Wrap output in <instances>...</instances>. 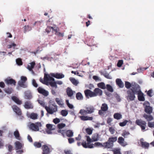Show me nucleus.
Instances as JSON below:
<instances>
[{"label": "nucleus", "mask_w": 154, "mask_h": 154, "mask_svg": "<svg viewBox=\"0 0 154 154\" xmlns=\"http://www.w3.org/2000/svg\"><path fill=\"white\" fill-rule=\"evenodd\" d=\"M38 102L42 106L45 107L47 112L50 114H53L57 111V106L53 100H50L49 101L48 107L45 106V103L42 100H38Z\"/></svg>", "instance_id": "1"}, {"label": "nucleus", "mask_w": 154, "mask_h": 154, "mask_svg": "<svg viewBox=\"0 0 154 154\" xmlns=\"http://www.w3.org/2000/svg\"><path fill=\"white\" fill-rule=\"evenodd\" d=\"M44 81L45 84L48 85L49 84L51 87H54L55 89L57 88V84L61 85L62 84L63 82L60 81H55L54 79L51 77L49 75L45 73L44 76Z\"/></svg>", "instance_id": "2"}, {"label": "nucleus", "mask_w": 154, "mask_h": 154, "mask_svg": "<svg viewBox=\"0 0 154 154\" xmlns=\"http://www.w3.org/2000/svg\"><path fill=\"white\" fill-rule=\"evenodd\" d=\"M117 140V137H111L109 138L108 141L103 143V146L105 148H110L113 146L114 142Z\"/></svg>", "instance_id": "3"}, {"label": "nucleus", "mask_w": 154, "mask_h": 154, "mask_svg": "<svg viewBox=\"0 0 154 154\" xmlns=\"http://www.w3.org/2000/svg\"><path fill=\"white\" fill-rule=\"evenodd\" d=\"M86 137L87 143L85 141L83 142L82 143V145L85 148L91 149L94 148V144L91 143L93 142L92 138L91 139L89 136H86Z\"/></svg>", "instance_id": "4"}, {"label": "nucleus", "mask_w": 154, "mask_h": 154, "mask_svg": "<svg viewBox=\"0 0 154 154\" xmlns=\"http://www.w3.org/2000/svg\"><path fill=\"white\" fill-rule=\"evenodd\" d=\"M58 133H60L63 137H65V136L68 137H71L73 136V133L72 131L70 130H68L66 131L61 130H58L57 131Z\"/></svg>", "instance_id": "5"}, {"label": "nucleus", "mask_w": 154, "mask_h": 154, "mask_svg": "<svg viewBox=\"0 0 154 154\" xmlns=\"http://www.w3.org/2000/svg\"><path fill=\"white\" fill-rule=\"evenodd\" d=\"M42 126V124L40 122H36L35 123H31L29 125V128L34 131H38L39 130V128Z\"/></svg>", "instance_id": "6"}, {"label": "nucleus", "mask_w": 154, "mask_h": 154, "mask_svg": "<svg viewBox=\"0 0 154 154\" xmlns=\"http://www.w3.org/2000/svg\"><path fill=\"white\" fill-rule=\"evenodd\" d=\"M144 106V111L148 114H150L152 112V108L150 106V103L148 102H145L143 104Z\"/></svg>", "instance_id": "7"}, {"label": "nucleus", "mask_w": 154, "mask_h": 154, "mask_svg": "<svg viewBox=\"0 0 154 154\" xmlns=\"http://www.w3.org/2000/svg\"><path fill=\"white\" fill-rule=\"evenodd\" d=\"M128 94L127 99L128 100L133 101L134 100L135 98V94H137L131 90L128 89L127 91Z\"/></svg>", "instance_id": "8"}, {"label": "nucleus", "mask_w": 154, "mask_h": 154, "mask_svg": "<svg viewBox=\"0 0 154 154\" xmlns=\"http://www.w3.org/2000/svg\"><path fill=\"white\" fill-rule=\"evenodd\" d=\"M27 80V78L26 76H21L20 80L18 82V84L20 87L23 88H26L27 87V85L25 84V82Z\"/></svg>", "instance_id": "9"}, {"label": "nucleus", "mask_w": 154, "mask_h": 154, "mask_svg": "<svg viewBox=\"0 0 154 154\" xmlns=\"http://www.w3.org/2000/svg\"><path fill=\"white\" fill-rule=\"evenodd\" d=\"M131 88L129 90H131L134 92L136 94L140 91V87L139 85L135 82H132Z\"/></svg>", "instance_id": "10"}, {"label": "nucleus", "mask_w": 154, "mask_h": 154, "mask_svg": "<svg viewBox=\"0 0 154 154\" xmlns=\"http://www.w3.org/2000/svg\"><path fill=\"white\" fill-rule=\"evenodd\" d=\"M135 123L137 125L140 127L142 131L144 130L145 129L146 123L145 121L141 119H137Z\"/></svg>", "instance_id": "11"}, {"label": "nucleus", "mask_w": 154, "mask_h": 154, "mask_svg": "<svg viewBox=\"0 0 154 154\" xmlns=\"http://www.w3.org/2000/svg\"><path fill=\"white\" fill-rule=\"evenodd\" d=\"M38 92L45 97H47L49 94L48 92L44 89L40 87L37 88Z\"/></svg>", "instance_id": "12"}, {"label": "nucleus", "mask_w": 154, "mask_h": 154, "mask_svg": "<svg viewBox=\"0 0 154 154\" xmlns=\"http://www.w3.org/2000/svg\"><path fill=\"white\" fill-rule=\"evenodd\" d=\"M93 92L94 97H96L97 96H102L103 94L102 91L99 88H95Z\"/></svg>", "instance_id": "13"}, {"label": "nucleus", "mask_w": 154, "mask_h": 154, "mask_svg": "<svg viewBox=\"0 0 154 154\" xmlns=\"http://www.w3.org/2000/svg\"><path fill=\"white\" fill-rule=\"evenodd\" d=\"M84 93L86 97L87 98L90 97H94L93 91L89 89H87L84 91Z\"/></svg>", "instance_id": "14"}, {"label": "nucleus", "mask_w": 154, "mask_h": 154, "mask_svg": "<svg viewBox=\"0 0 154 154\" xmlns=\"http://www.w3.org/2000/svg\"><path fill=\"white\" fill-rule=\"evenodd\" d=\"M13 111L18 116H21L22 115V112L21 109L17 105H14L12 106Z\"/></svg>", "instance_id": "15"}, {"label": "nucleus", "mask_w": 154, "mask_h": 154, "mask_svg": "<svg viewBox=\"0 0 154 154\" xmlns=\"http://www.w3.org/2000/svg\"><path fill=\"white\" fill-rule=\"evenodd\" d=\"M5 82L6 84L9 85H13L15 86L16 82L15 80L12 79H7L5 80Z\"/></svg>", "instance_id": "16"}, {"label": "nucleus", "mask_w": 154, "mask_h": 154, "mask_svg": "<svg viewBox=\"0 0 154 154\" xmlns=\"http://www.w3.org/2000/svg\"><path fill=\"white\" fill-rule=\"evenodd\" d=\"M46 127L47 128L46 132L48 134H51V131L54 129L55 128L54 125L50 124H47Z\"/></svg>", "instance_id": "17"}, {"label": "nucleus", "mask_w": 154, "mask_h": 154, "mask_svg": "<svg viewBox=\"0 0 154 154\" xmlns=\"http://www.w3.org/2000/svg\"><path fill=\"white\" fill-rule=\"evenodd\" d=\"M24 106L25 109H32L33 108L32 104L30 101H27L25 102Z\"/></svg>", "instance_id": "18"}, {"label": "nucleus", "mask_w": 154, "mask_h": 154, "mask_svg": "<svg viewBox=\"0 0 154 154\" xmlns=\"http://www.w3.org/2000/svg\"><path fill=\"white\" fill-rule=\"evenodd\" d=\"M50 75L57 79H61L64 77V75L62 73H51Z\"/></svg>", "instance_id": "19"}, {"label": "nucleus", "mask_w": 154, "mask_h": 154, "mask_svg": "<svg viewBox=\"0 0 154 154\" xmlns=\"http://www.w3.org/2000/svg\"><path fill=\"white\" fill-rule=\"evenodd\" d=\"M79 117L80 118L81 120L83 121L87 120L91 121L93 119V117H89L84 115L79 116Z\"/></svg>", "instance_id": "20"}, {"label": "nucleus", "mask_w": 154, "mask_h": 154, "mask_svg": "<svg viewBox=\"0 0 154 154\" xmlns=\"http://www.w3.org/2000/svg\"><path fill=\"white\" fill-rule=\"evenodd\" d=\"M59 31V28L56 27L55 29H54V32H55L54 34L59 37H63L64 36V33L60 32Z\"/></svg>", "instance_id": "21"}, {"label": "nucleus", "mask_w": 154, "mask_h": 154, "mask_svg": "<svg viewBox=\"0 0 154 154\" xmlns=\"http://www.w3.org/2000/svg\"><path fill=\"white\" fill-rule=\"evenodd\" d=\"M11 99L14 102L18 105H20L22 104V101L15 96L12 97Z\"/></svg>", "instance_id": "22"}, {"label": "nucleus", "mask_w": 154, "mask_h": 154, "mask_svg": "<svg viewBox=\"0 0 154 154\" xmlns=\"http://www.w3.org/2000/svg\"><path fill=\"white\" fill-rule=\"evenodd\" d=\"M42 149L43 151L42 153H47L50 152V149L46 145H43L42 146Z\"/></svg>", "instance_id": "23"}, {"label": "nucleus", "mask_w": 154, "mask_h": 154, "mask_svg": "<svg viewBox=\"0 0 154 154\" xmlns=\"http://www.w3.org/2000/svg\"><path fill=\"white\" fill-rule=\"evenodd\" d=\"M138 94V99L140 101H144L145 100V98L143 96V93L141 91L137 93Z\"/></svg>", "instance_id": "24"}, {"label": "nucleus", "mask_w": 154, "mask_h": 154, "mask_svg": "<svg viewBox=\"0 0 154 154\" xmlns=\"http://www.w3.org/2000/svg\"><path fill=\"white\" fill-rule=\"evenodd\" d=\"M143 139H141L140 140V144L141 146L143 148L148 149L149 146V144L146 142H143Z\"/></svg>", "instance_id": "25"}, {"label": "nucleus", "mask_w": 154, "mask_h": 154, "mask_svg": "<svg viewBox=\"0 0 154 154\" xmlns=\"http://www.w3.org/2000/svg\"><path fill=\"white\" fill-rule=\"evenodd\" d=\"M116 85L120 88H122L124 86V84L120 79H117L116 80Z\"/></svg>", "instance_id": "26"}, {"label": "nucleus", "mask_w": 154, "mask_h": 154, "mask_svg": "<svg viewBox=\"0 0 154 154\" xmlns=\"http://www.w3.org/2000/svg\"><path fill=\"white\" fill-rule=\"evenodd\" d=\"M143 117L147 121L149 122L152 120L153 119V117L152 115H148L146 114H144Z\"/></svg>", "instance_id": "27"}, {"label": "nucleus", "mask_w": 154, "mask_h": 154, "mask_svg": "<svg viewBox=\"0 0 154 154\" xmlns=\"http://www.w3.org/2000/svg\"><path fill=\"white\" fill-rule=\"evenodd\" d=\"M66 93L69 97L72 96L73 94V91L69 87H68L66 89Z\"/></svg>", "instance_id": "28"}, {"label": "nucleus", "mask_w": 154, "mask_h": 154, "mask_svg": "<svg viewBox=\"0 0 154 154\" xmlns=\"http://www.w3.org/2000/svg\"><path fill=\"white\" fill-rule=\"evenodd\" d=\"M88 114H91L94 112V109L93 106H90L86 108Z\"/></svg>", "instance_id": "29"}, {"label": "nucleus", "mask_w": 154, "mask_h": 154, "mask_svg": "<svg viewBox=\"0 0 154 154\" xmlns=\"http://www.w3.org/2000/svg\"><path fill=\"white\" fill-rule=\"evenodd\" d=\"M35 65V63L34 62H32L28 65L27 68L30 71L32 70Z\"/></svg>", "instance_id": "30"}, {"label": "nucleus", "mask_w": 154, "mask_h": 154, "mask_svg": "<svg viewBox=\"0 0 154 154\" xmlns=\"http://www.w3.org/2000/svg\"><path fill=\"white\" fill-rule=\"evenodd\" d=\"M92 138L93 142L98 141L99 139L98 134L97 133H95L93 134L92 136Z\"/></svg>", "instance_id": "31"}, {"label": "nucleus", "mask_w": 154, "mask_h": 154, "mask_svg": "<svg viewBox=\"0 0 154 154\" xmlns=\"http://www.w3.org/2000/svg\"><path fill=\"white\" fill-rule=\"evenodd\" d=\"M108 109L107 104L105 103H103L101 107V109L104 112L107 111Z\"/></svg>", "instance_id": "32"}, {"label": "nucleus", "mask_w": 154, "mask_h": 154, "mask_svg": "<svg viewBox=\"0 0 154 154\" xmlns=\"http://www.w3.org/2000/svg\"><path fill=\"white\" fill-rule=\"evenodd\" d=\"M122 115L119 113H115L113 115L114 118L117 120H119L122 118Z\"/></svg>", "instance_id": "33"}, {"label": "nucleus", "mask_w": 154, "mask_h": 154, "mask_svg": "<svg viewBox=\"0 0 154 154\" xmlns=\"http://www.w3.org/2000/svg\"><path fill=\"white\" fill-rule=\"evenodd\" d=\"M38 115L37 114L34 112L32 113L29 115V117L30 119L35 120L38 118Z\"/></svg>", "instance_id": "34"}, {"label": "nucleus", "mask_w": 154, "mask_h": 154, "mask_svg": "<svg viewBox=\"0 0 154 154\" xmlns=\"http://www.w3.org/2000/svg\"><path fill=\"white\" fill-rule=\"evenodd\" d=\"M97 85L99 88L102 89H106V86L103 82H101L97 84Z\"/></svg>", "instance_id": "35"}, {"label": "nucleus", "mask_w": 154, "mask_h": 154, "mask_svg": "<svg viewBox=\"0 0 154 154\" xmlns=\"http://www.w3.org/2000/svg\"><path fill=\"white\" fill-rule=\"evenodd\" d=\"M55 100L57 104L60 106H62L63 105V103L61 99L57 98H55Z\"/></svg>", "instance_id": "36"}, {"label": "nucleus", "mask_w": 154, "mask_h": 154, "mask_svg": "<svg viewBox=\"0 0 154 154\" xmlns=\"http://www.w3.org/2000/svg\"><path fill=\"white\" fill-rule=\"evenodd\" d=\"M92 41L93 39H92L89 38H87L86 40V42L87 43V45L89 46H91L93 45L92 43Z\"/></svg>", "instance_id": "37"}, {"label": "nucleus", "mask_w": 154, "mask_h": 154, "mask_svg": "<svg viewBox=\"0 0 154 154\" xmlns=\"http://www.w3.org/2000/svg\"><path fill=\"white\" fill-rule=\"evenodd\" d=\"M4 91L5 92L9 94H10L12 93L13 91V90L11 88L8 87L6 88H5Z\"/></svg>", "instance_id": "38"}, {"label": "nucleus", "mask_w": 154, "mask_h": 154, "mask_svg": "<svg viewBox=\"0 0 154 154\" xmlns=\"http://www.w3.org/2000/svg\"><path fill=\"white\" fill-rule=\"evenodd\" d=\"M14 135L15 137L17 139L20 140V135L19 132L17 130H16L14 132Z\"/></svg>", "instance_id": "39"}, {"label": "nucleus", "mask_w": 154, "mask_h": 154, "mask_svg": "<svg viewBox=\"0 0 154 154\" xmlns=\"http://www.w3.org/2000/svg\"><path fill=\"white\" fill-rule=\"evenodd\" d=\"M106 89L110 92H112L113 91V89L112 87L109 84H107L106 85Z\"/></svg>", "instance_id": "40"}, {"label": "nucleus", "mask_w": 154, "mask_h": 154, "mask_svg": "<svg viewBox=\"0 0 154 154\" xmlns=\"http://www.w3.org/2000/svg\"><path fill=\"white\" fill-rule=\"evenodd\" d=\"M15 146L17 149H21L22 148V144L19 141L16 142Z\"/></svg>", "instance_id": "41"}, {"label": "nucleus", "mask_w": 154, "mask_h": 154, "mask_svg": "<svg viewBox=\"0 0 154 154\" xmlns=\"http://www.w3.org/2000/svg\"><path fill=\"white\" fill-rule=\"evenodd\" d=\"M125 87L127 89H129L132 86V83L131 84L130 82L128 81L125 82Z\"/></svg>", "instance_id": "42"}, {"label": "nucleus", "mask_w": 154, "mask_h": 154, "mask_svg": "<svg viewBox=\"0 0 154 154\" xmlns=\"http://www.w3.org/2000/svg\"><path fill=\"white\" fill-rule=\"evenodd\" d=\"M56 27H54V28L49 26H48L47 28L45 29L46 31L48 33L50 32L52 30L54 31V29H55Z\"/></svg>", "instance_id": "43"}, {"label": "nucleus", "mask_w": 154, "mask_h": 154, "mask_svg": "<svg viewBox=\"0 0 154 154\" xmlns=\"http://www.w3.org/2000/svg\"><path fill=\"white\" fill-rule=\"evenodd\" d=\"M130 134L129 132L128 131H124L122 135L125 138L127 137L128 135Z\"/></svg>", "instance_id": "44"}, {"label": "nucleus", "mask_w": 154, "mask_h": 154, "mask_svg": "<svg viewBox=\"0 0 154 154\" xmlns=\"http://www.w3.org/2000/svg\"><path fill=\"white\" fill-rule=\"evenodd\" d=\"M17 64L19 66H21L23 64V62L22 59L20 58H18L16 60Z\"/></svg>", "instance_id": "45"}, {"label": "nucleus", "mask_w": 154, "mask_h": 154, "mask_svg": "<svg viewBox=\"0 0 154 154\" xmlns=\"http://www.w3.org/2000/svg\"><path fill=\"white\" fill-rule=\"evenodd\" d=\"M69 80L72 83L75 85H77V80L74 78H70Z\"/></svg>", "instance_id": "46"}, {"label": "nucleus", "mask_w": 154, "mask_h": 154, "mask_svg": "<svg viewBox=\"0 0 154 154\" xmlns=\"http://www.w3.org/2000/svg\"><path fill=\"white\" fill-rule=\"evenodd\" d=\"M128 122V121L127 120H125L122 122H120L119 123V125L121 127H124L125 126L127 123Z\"/></svg>", "instance_id": "47"}, {"label": "nucleus", "mask_w": 154, "mask_h": 154, "mask_svg": "<svg viewBox=\"0 0 154 154\" xmlns=\"http://www.w3.org/2000/svg\"><path fill=\"white\" fill-rule=\"evenodd\" d=\"M124 139L122 137H119L118 139V142L120 144H122L124 143Z\"/></svg>", "instance_id": "48"}, {"label": "nucleus", "mask_w": 154, "mask_h": 154, "mask_svg": "<svg viewBox=\"0 0 154 154\" xmlns=\"http://www.w3.org/2000/svg\"><path fill=\"white\" fill-rule=\"evenodd\" d=\"M34 145L36 148H39L41 147L42 145L40 143L35 142L34 143Z\"/></svg>", "instance_id": "49"}, {"label": "nucleus", "mask_w": 154, "mask_h": 154, "mask_svg": "<svg viewBox=\"0 0 154 154\" xmlns=\"http://www.w3.org/2000/svg\"><path fill=\"white\" fill-rule=\"evenodd\" d=\"M61 114L63 116H66L68 114V112L65 110H63L61 111Z\"/></svg>", "instance_id": "50"}, {"label": "nucleus", "mask_w": 154, "mask_h": 154, "mask_svg": "<svg viewBox=\"0 0 154 154\" xmlns=\"http://www.w3.org/2000/svg\"><path fill=\"white\" fill-rule=\"evenodd\" d=\"M24 33H26V32L30 30L31 29V28L29 26H25L24 27Z\"/></svg>", "instance_id": "51"}, {"label": "nucleus", "mask_w": 154, "mask_h": 154, "mask_svg": "<svg viewBox=\"0 0 154 154\" xmlns=\"http://www.w3.org/2000/svg\"><path fill=\"white\" fill-rule=\"evenodd\" d=\"M148 125L150 128H154V122H149L148 123Z\"/></svg>", "instance_id": "52"}, {"label": "nucleus", "mask_w": 154, "mask_h": 154, "mask_svg": "<svg viewBox=\"0 0 154 154\" xmlns=\"http://www.w3.org/2000/svg\"><path fill=\"white\" fill-rule=\"evenodd\" d=\"M109 131L112 134H114L115 131V130L114 128L111 127L109 128Z\"/></svg>", "instance_id": "53"}, {"label": "nucleus", "mask_w": 154, "mask_h": 154, "mask_svg": "<svg viewBox=\"0 0 154 154\" xmlns=\"http://www.w3.org/2000/svg\"><path fill=\"white\" fill-rule=\"evenodd\" d=\"M83 99V96L81 93H78V100H82Z\"/></svg>", "instance_id": "54"}, {"label": "nucleus", "mask_w": 154, "mask_h": 154, "mask_svg": "<svg viewBox=\"0 0 154 154\" xmlns=\"http://www.w3.org/2000/svg\"><path fill=\"white\" fill-rule=\"evenodd\" d=\"M79 113H80L81 115H85L87 113V112L86 110H85L84 109H81L80 110Z\"/></svg>", "instance_id": "55"}, {"label": "nucleus", "mask_w": 154, "mask_h": 154, "mask_svg": "<svg viewBox=\"0 0 154 154\" xmlns=\"http://www.w3.org/2000/svg\"><path fill=\"white\" fill-rule=\"evenodd\" d=\"M65 126V124L62 123L59 124L57 125L58 128L59 129H61L64 127Z\"/></svg>", "instance_id": "56"}, {"label": "nucleus", "mask_w": 154, "mask_h": 154, "mask_svg": "<svg viewBox=\"0 0 154 154\" xmlns=\"http://www.w3.org/2000/svg\"><path fill=\"white\" fill-rule=\"evenodd\" d=\"M100 146H103L101 143L98 142H95L94 144V147H98Z\"/></svg>", "instance_id": "57"}, {"label": "nucleus", "mask_w": 154, "mask_h": 154, "mask_svg": "<svg viewBox=\"0 0 154 154\" xmlns=\"http://www.w3.org/2000/svg\"><path fill=\"white\" fill-rule=\"evenodd\" d=\"M32 84L33 85L35 88H37L38 85L36 82L35 79H33L32 80Z\"/></svg>", "instance_id": "58"}, {"label": "nucleus", "mask_w": 154, "mask_h": 154, "mask_svg": "<svg viewBox=\"0 0 154 154\" xmlns=\"http://www.w3.org/2000/svg\"><path fill=\"white\" fill-rule=\"evenodd\" d=\"M123 63V61L122 60H120L118 61L117 64V66L119 67H120L122 66Z\"/></svg>", "instance_id": "59"}, {"label": "nucleus", "mask_w": 154, "mask_h": 154, "mask_svg": "<svg viewBox=\"0 0 154 154\" xmlns=\"http://www.w3.org/2000/svg\"><path fill=\"white\" fill-rule=\"evenodd\" d=\"M86 132L89 135H90L92 134V131L90 128H87L86 129Z\"/></svg>", "instance_id": "60"}, {"label": "nucleus", "mask_w": 154, "mask_h": 154, "mask_svg": "<svg viewBox=\"0 0 154 154\" xmlns=\"http://www.w3.org/2000/svg\"><path fill=\"white\" fill-rule=\"evenodd\" d=\"M53 122L55 124H57L60 122V120L59 119L56 118L54 119Z\"/></svg>", "instance_id": "61"}, {"label": "nucleus", "mask_w": 154, "mask_h": 154, "mask_svg": "<svg viewBox=\"0 0 154 154\" xmlns=\"http://www.w3.org/2000/svg\"><path fill=\"white\" fill-rule=\"evenodd\" d=\"M69 143L71 144L74 142L75 140L74 138H69L68 139Z\"/></svg>", "instance_id": "62"}, {"label": "nucleus", "mask_w": 154, "mask_h": 154, "mask_svg": "<svg viewBox=\"0 0 154 154\" xmlns=\"http://www.w3.org/2000/svg\"><path fill=\"white\" fill-rule=\"evenodd\" d=\"M42 22L41 21H37L35 22L34 24V26L37 25V26H40Z\"/></svg>", "instance_id": "63"}, {"label": "nucleus", "mask_w": 154, "mask_h": 154, "mask_svg": "<svg viewBox=\"0 0 154 154\" xmlns=\"http://www.w3.org/2000/svg\"><path fill=\"white\" fill-rule=\"evenodd\" d=\"M8 147L9 151L11 152L13 148V146L10 144H8Z\"/></svg>", "instance_id": "64"}]
</instances>
